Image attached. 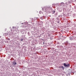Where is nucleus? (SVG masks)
Instances as JSON below:
<instances>
[{
	"mask_svg": "<svg viewBox=\"0 0 76 76\" xmlns=\"http://www.w3.org/2000/svg\"><path fill=\"white\" fill-rule=\"evenodd\" d=\"M69 65L70 64H66V63L64 64V67H69Z\"/></svg>",
	"mask_w": 76,
	"mask_h": 76,
	"instance_id": "1",
	"label": "nucleus"
},
{
	"mask_svg": "<svg viewBox=\"0 0 76 76\" xmlns=\"http://www.w3.org/2000/svg\"><path fill=\"white\" fill-rule=\"evenodd\" d=\"M21 41H23V39H20Z\"/></svg>",
	"mask_w": 76,
	"mask_h": 76,
	"instance_id": "5",
	"label": "nucleus"
},
{
	"mask_svg": "<svg viewBox=\"0 0 76 76\" xmlns=\"http://www.w3.org/2000/svg\"><path fill=\"white\" fill-rule=\"evenodd\" d=\"M8 40H10V39H8Z\"/></svg>",
	"mask_w": 76,
	"mask_h": 76,
	"instance_id": "6",
	"label": "nucleus"
},
{
	"mask_svg": "<svg viewBox=\"0 0 76 76\" xmlns=\"http://www.w3.org/2000/svg\"><path fill=\"white\" fill-rule=\"evenodd\" d=\"M13 64L14 65H16V64H17V63H16V62H13Z\"/></svg>",
	"mask_w": 76,
	"mask_h": 76,
	"instance_id": "3",
	"label": "nucleus"
},
{
	"mask_svg": "<svg viewBox=\"0 0 76 76\" xmlns=\"http://www.w3.org/2000/svg\"><path fill=\"white\" fill-rule=\"evenodd\" d=\"M59 69H64L63 66H61L59 67Z\"/></svg>",
	"mask_w": 76,
	"mask_h": 76,
	"instance_id": "2",
	"label": "nucleus"
},
{
	"mask_svg": "<svg viewBox=\"0 0 76 76\" xmlns=\"http://www.w3.org/2000/svg\"><path fill=\"white\" fill-rule=\"evenodd\" d=\"M45 10H48L49 9V8L46 7V8H45Z\"/></svg>",
	"mask_w": 76,
	"mask_h": 76,
	"instance_id": "4",
	"label": "nucleus"
}]
</instances>
